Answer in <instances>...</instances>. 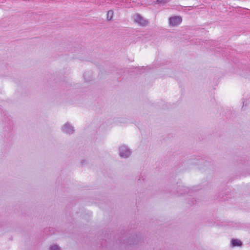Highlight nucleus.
Segmentation results:
<instances>
[{
  "instance_id": "nucleus-1",
  "label": "nucleus",
  "mask_w": 250,
  "mask_h": 250,
  "mask_svg": "<svg viewBox=\"0 0 250 250\" xmlns=\"http://www.w3.org/2000/svg\"><path fill=\"white\" fill-rule=\"evenodd\" d=\"M133 21L142 26H146L148 24V21L138 13H135L131 17Z\"/></svg>"
},
{
  "instance_id": "nucleus-4",
  "label": "nucleus",
  "mask_w": 250,
  "mask_h": 250,
  "mask_svg": "<svg viewBox=\"0 0 250 250\" xmlns=\"http://www.w3.org/2000/svg\"><path fill=\"white\" fill-rule=\"evenodd\" d=\"M62 130L66 134H71L74 131L73 126L69 123L64 124L62 127Z\"/></svg>"
},
{
  "instance_id": "nucleus-2",
  "label": "nucleus",
  "mask_w": 250,
  "mask_h": 250,
  "mask_svg": "<svg viewBox=\"0 0 250 250\" xmlns=\"http://www.w3.org/2000/svg\"><path fill=\"white\" fill-rule=\"evenodd\" d=\"M182 21V18L180 16H173L168 19V23L169 27H176L179 25Z\"/></svg>"
},
{
  "instance_id": "nucleus-6",
  "label": "nucleus",
  "mask_w": 250,
  "mask_h": 250,
  "mask_svg": "<svg viewBox=\"0 0 250 250\" xmlns=\"http://www.w3.org/2000/svg\"><path fill=\"white\" fill-rule=\"evenodd\" d=\"M231 243L233 247L240 246L242 244L241 241L238 239H232Z\"/></svg>"
},
{
  "instance_id": "nucleus-7",
  "label": "nucleus",
  "mask_w": 250,
  "mask_h": 250,
  "mask_svg": "<svg viewBox=\"0 0 250 250\" xmlns=\"http://www.w3.org/2000/svg\"><path fill=\"white\" fill-rule=\"evenodd\" d=\"M49 250H61L60 247L57 245H53L50 247Z\"/></svg>"
},
{
  "instance_id": "nucleus-8",
  "label": "nucleus",
  "mask_w": 250,
  "mask_h": 250,
  "mask_svg": "<svg viewBox=\"0 0 250 250\" xmlns=\"http://www.w3.org/2000/svg\"><path fill=\"white\" fill-rule=\"evenodd\" d=\"M167 2V0H157L156 3L165 4Z\"/></svg>"
},
{
  "instance_id": "nucleus-3",
  "label": "nucleus",
  "mask_w": 250,
  "mask_h": 250,
  "mask_svg": "<svg viewBox=\"0 0 250 250\" xmlns=\"http://www.w3.org/2000/svg\"><path fill=\"white\" fill-rule=\"evenodd\" d=\"M119 154L121 157L126 158L131 155V151L127 146L122 145L119 148Z\"/></svg>"
},
{
  "instance_id": "nucleus-5",
  "label": "nucleus",
  "mask_w": 250,
  "mask_h": 250,
  "mask_svg": "<svg viewBox=\"0 0 250 250\" xmlns=\"http://www.w3.org/2000/svg\"><path fill=\"white\" fill-rule=\"evenodd\" d=\"M114 16V11L112 10H110L107 12L106 13V20L108 21H111L113 20Z\"/></svg>"
}]
</instances>
